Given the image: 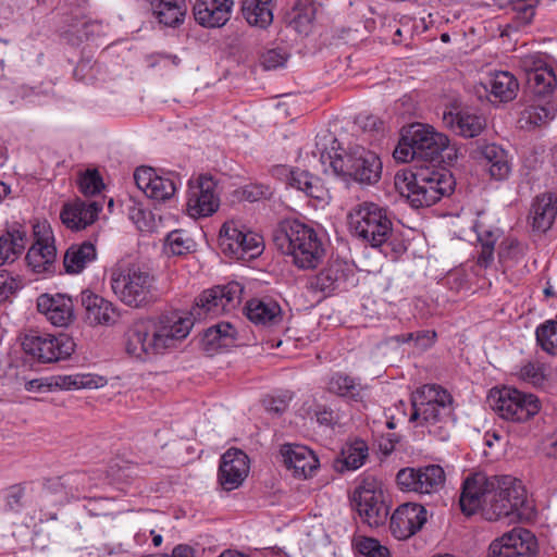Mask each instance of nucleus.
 Returning <instances> with one entry per match:
<instances>
[{"label":"nucleus","instance_id":"052dcab7","mask_svg":"<svg viewBox=\"0 0 557 557\" xmlns=\"http://www.w3.org/2000/svg\"><path fill=\"white\" fill-rule=\"evenodd\" d=\"M270 194V188L262 184H249L242 190V197L250 202L267 198Z\"/></svg>","mask_w":557,"mask_h":557},{"label":"nucleus","instance_id":"0e129e2a","mask_svg":"<svg viewBox=\"0 0 557 557\" xmlns=\"http://www.w3.org/2000/svg\"><path fill=\"white\" fill-rule=\"evenodd\" d=\"M458 148L455 145H451L447 138V141L444 143V146L442 147L441 152L438 153V157H436L435 161L446 165H451L458 159Z\"/></svg>","mask_w":557,"mask_h":557},{"label":"nucleus","instance_id":"680f3d73","mask_svg":"<svg viewBox=\"0 0 557 557\" xmlns=\"http://www.w3.org/2000/svg\"><path fill=\"white\" fill-rule=\"evenodd\" d=\"M521 376L533 385H540L544 381V373L540 366L528 363L521 369Z\"/></svg>","mask_w":557,"mask_h":557},{"label":"nucleus","instance_id":"ea45409f","mask_svg":"<svg viewBox=\"0 0 557 557\" xmlns=\"http://www.w3.org/2000/svg\"><path fill=\"white\" fill-rule=\"evenodd\" d=\"M96 247L90 242L72 245L64 255L63 264L67 273H79L96 259Z\"/></svg>","mask_w":557,"mask_h":557},{"label":"nucleus","instance_id":"6ab92c4d","mask_svg":"<svg viewBox=\"0 0 557 557\" xmlns=\"http://www.w3.org/2000/svg\"><path fill=\"white\" fill-rule=\"evenodd\" d=\"M281 458L286 471L298 480L312 478L320 467L314 451L299 444L281 445Z\"/></svg>","mask_w":557,"mask_h":557},{"label":"nucleus","instance_id":"0eeeda50","mask_svg":"<svg viewBox=\"0 0 557 557\" xmlns=\"http://www.w3.org/2000/svg\"><path fill=\"white\" fill-rule=\"evenodd\" d=\"M331 166L338 175L369 185L376 183L382 173V162L377 154L360 146L350 148L345 154H335L331 158Z\"/></svg>","mask_w":557,"mask_h":557},{"label":"nucleus","instance_id":"a18cd8bd","mask_svg":"<svg viewBox=\"0 0 557 557\" xmlns=\"http://www.w3.org/2000/svg\"><path fill=\"white\" fill-rule=\"evenodd\" d=\"M244 311L246 317L256 325H268L278 314V306L261 299H250L247 301Z\"/></svg>","mask_w":557,"mask_h":557},{"label":"nucleus","instance_id":"774afa93","mask_svg":"<svg viewBox=\"0 0 557 557\" xmlns=\"http://www.w3.org/2000/svg\"><path fill=\"white\" fill-rule=\"evenodd\" d=\"M283 107H286L285 115L287 117L293 119L294 115H298L300 113V110L295 103L294 96L292 94H281V109Z\"/></svg>","mask_w":557,"mask_h":557},{"label":"nucleus","instance_id":"338daca9","mask_svg":"<svg viewBox=\"0 0 557 557\" xmlns=\"http://www.w3.org/2000/svg\"><path fill=\"white\" fill-rule=\"evenodd\" d=\"M317 421L320 425L333 428L338 423V414L329 408H322L317 411Z\"/></svg>","mask_w":557,"mask_h":557},{"label":"nucleus","instance_id":"bf43d9fd","mask_svg":"<svg viewBox=\"0 0 557 557\" xmlns=\"http://www.w3.org/2000/svg\"><path fill=\"white\" fill-rule=\"evenodd\" d=\"M166 246L172 255L181 256L190 248L189 240L185 238L182 231L175 230L166 236Z\"/></svg>","mask_w":557,"mask_h":557},{"label":"nucleus","instance_id":"a19ab883","mask_svg":"<svg viewBox=\"0 0 557 557\" xmlns=\"http://www.w3.org/2000/svg\"><path fill=\"white\" fill-rule=\"evenodd\" d=\"M25 245L26 234L23 231L13 230L0 235V265L16 260Z\"/></svg>","mask_w":557,"mask_h":557},{"label":"nucleus","instance_id":"f257e3e1","mask_svg":"<svg viewBox=\"0 0 557 557\" xmlns=\"http://www.w3.org/2000/svg\"><path fill=\"white\" fill-rule=\"evenodd\" d=\"M243 293L240 283L230 282L203 290L186 315L173 312L163 314L158 320L134 322L126 332L127 354L140 360L165 354L187 337L195 321L234 310L240 305Z\"/></svg>","mask_w":557,"mask_h":557},{"label":"nucleus","instance_id":"423d86ee","mask_svg":"<svg viewBox=\"0 0 557 557\" xmlns=\"http://www.w3.org/2000/svg\"><path fill=\"white\" fill-rule=\"evenodd\" d=\"M282 234L287 242L285 253L298 269L312 270L322 262L325 249L312 227L298 220H284L281 221Z\"/></svg>","mask_w":557,"mask_h":557},{"label":"nucleus","instance_id":"c756f323","mask_svg":"<svg viewBox=\"0 0 557 557\" xmlns=\"http://www.w3.org/2000/svg\"><path fill=\"white\" fill-rule=\"evenodd\" d=\"M286 185L290 188L304 193L307 197L325 202L329 198V190L324 187L321 178L310 174L306 170L289 169L284 174Z\"/></svg>","mask_w":557,"mask_h":557},{"label":"nucleus","instance_id":"bb28decb","mask_svg":"<svg viewBox=\"0 0 557 557\" xmlns=\"http://www.w3.org/2000/svg\"><path fill=\"white\" fill-rule=\"evenodd\" d=\"M81 302L85 309V319L90 325H111L115 322L116 310L112 302L91 290H83Z\"/></svg>","mask_w":557,"mask_h":557},{"label":"nucleus","instance_id":"72a5a7b5","mask_svg":"<svg viewBox=\"0 0 557 557\" xmlns=\"http://www.w3.org/2000/svg\"><path fill=\"white\" fill-rule=\"evenodd\" d=\"M327 388L331 393L355 403H362L367 392V386L359 380L344 373L332 375Z\"/></svg>","mask_w":557,"mask_h":557},{"label":"nucleus","instance_id":"1a4fd4ad","mask_svg":"<svg viewBox=\"0 0 557 557\" xmlns=\"http://www.w3.org/2000/svg\"><path fill=\"white\" fill-rule=\"evenodd\" d=\"M527 494L521 482L509 476H497V486L488 496L482 517L488 521H497L516 512L525 502Z\"/></svg>","mask_w":557,"mask_h":557},{"label":"nucleus","instance_id":"6e6552de","mask_svg":"<svg viewBox=\"0 0 557 557\" xmlns=\"http://www.w3.org/2000/svg\"><path fill=\"white\" fill-rule=\"evenodd\" d=\"M74 339L67 334L30 331L22 341L26 355L40 363H53L71 357L75 350Z\"/></svg>","mask_w":557,"mask_h":557},{"label":"nucleus","instance_id":"5fc2aeb1","mask_svg":"<svg viewBox=\"0 0 557 557\" xmlns=\"http://www.w3.org/2000/svg\"><path fill=\"white\" fill-rule=\"evenodd\" d=\"M394 158L400 162L419 160L416 147L412 145V135L404 136L393 153Z\"/></svg>","mask_w":557,"mask_h":557},{"label":"nucleus","instance_id":"2f4dec72","mask_svg":"<svg viewBox=\"0 0 557 557\" xmlns=\"http://www.w3.org/2000/svg\"><path fill=\"white\" fill-rule=\"evenodd\" d=\"M484 166L492 178L505 181L511 173V162L508 152L496 144H487L481 149Z\"/></svg>","mask_w":557,"mask_h":557},{"label":"nucleus","instance_id":"c85d7f7f","mask_svg":"<svg viewBox=\"0 0 557 557\" xmlns=\"http://www.w3.org/2000/svg\"><path fill=\"white\" fill-rule=\"evenodd\" d=\"M444 125L456 135L465 138L479 136L485 128V119L468 111H445L443 113Z\"/></svg>","mask_w":557,"mask_h":557},{"label":"nucleus","instance_id":"ddd939ff","mask_svg":"<svg viewBox=\"0 0 557 557\" xmlns=\"http://www.w3.org/2000/svg\"><path fill=\"white\" fill-rule=\"evenodd\" d=\"M352 500L360 518L370 527L385 523L388 509L383 502L382 491L373 476H367L355 490Z\"/></svg>","mask_w":557,"mask_h":557},{"label":"nucleus","instance_id":"412c9836","mask_svg":"<svg viewBox=\"0 0 557 557\" xmlns=\"http://www.w3.org/2000/svg\"><path fill=\"white\" fill-rule=\"evenodd\" d=\"M249 473V458L238 448L227 449L221 457L219 482L225 491L239 487Z\"/></svg>","mask_w":557,"mask_h":557},{"label":"nucleus","instance_id":"09e8293b","mask_svg":"<svg viewBox=\"0 0 557 557\" xmlns=\"http://www.w3.org/2000/svg\"><path fill=\"white\" fill-rule=\"evenodd\" d=\"M138 472L139 468L137 465L123 460L112 461L107 471L108 476L116 483H131L137 478Z\"/></svg>","mask_w":557,"mask_h":557},{"label":"nucleus","instance_id":"cd10ccee","mask_svg":"<svg viewBox=\"0 0 557 557\" xmlns=\"http://www.w3.org/2000/svg\"><path fill=\"white\" fill-rule=\"evenodd\" d=\"M557 216V197L553 193L536 196L531 205L529 222L533 231L545 233L553 226Z\"/></svg>","mask_w":557,"mask_h":557},{"label":"nucleus","instance_id":"de8ad7c7","mask_svg":"<svg viewBox=\"0 0 557 557\" xmlns=\"http://www.w3.org/2000/svg\"><path fill=\"white\" fill-rule=\"evenodd\" d=\"M536 342L549 355H557V321L548 320L535 331Z\"/></svg>","mask_w":557,"mask_h":557},{"label":"nucleus","instance_id":"e2e57ef3","mask_svg":"<svg viewBox=\"0 0 557 557\" xmlns=\"http://www.w3.org/2000/svg\"><path fill=\"white\" fill-rule=\"evenodd\" d=\"M44 490L48 494H57L60 496L59 502L60 503H66L65 502V487H64V481L62 475L58 478H50L46 479L44 482Z\"/></svg>","mask_w":557,"mask_h":557},{"label":"nucleus","instance_id":"6e6d98bb","mask_svg":"<svg viewBox=\"0 0 557 557\" xmlns=\"http://www.w3.org/2000/svg\"><path fill=\"white\" fill-rule=\"evenodd\" d=\"M24 496L25 486L23 484H14L10 486L5 496V510L16 513L20 512L24 506Z\"/></svg>","mask_w":557,"mask_h":557},{"label":"nucleus","instance_id":"b1692460","mask_svg":"<svg viewBox=\"0 0 557 557\" xmlns=\"http://www.w3.org/2000/svg\"><path fill=\"white\" fill-rule=\"evenodd\" d=\"M102 210L99 201L76 199L63 206L60 212L62 223L72 231H81L91 225Z\"/></svg>","mask_w":557,"mask_h":557},{"label":"nucleus","instance_id":"5701e85b","mask_svg":"<svg viewBox=\"0 0 557 557\" xmlns=\"http://www.w3.org/2000/svg\"><path fill=\"white\" fill-rule=\"evenodd\" d=\"M234 0H196L193 13L195 21L207 28H220L232 16Z\"/></svg>","mask_w":557,"mask_h":557},{"label":"nucleus","instance_id":"a211bd4d","mask_svg":"<svg viewBox=\"0 0 557 557\" xmlns=\"http://www.w3.org/2000/svg\"><path fill=\"white\" fill-rule=\"evenodd\" d=\"M134 181L144 194L156 201H165L172 198L177 189L180 178L174 173L159 175L150 166L137 168L134 172Z\"/></svg>","mask_w":557,"mask_h":557},{"label":"nucleus","instance_id":"473e14b6","mask_svg":"<svg viewBox=\"0 0 557 557\" xmlns=\"http://www.w3.org/2000/svg\"><path fill=\"white\" fill-rule=\"evenodd\" d=\"M347 278V265L345 262L334 260L310 280V287L322 293H331Z\"/></svg>","mask_w":557,"mask_h":557},{"label":"nucleus","instance_id":"79ce46f5","mask_svg":"<svg viewBox=\"0 0 557 557\" xmlns=\"http://www.w3.org/2000/svg\"><path fill=\"white\" fill-rule=\"evenodd\" d=\"M315 9L309 0H299L293 10L286 14L287 27L299 34H307L314 18Z\"/></svg>","mask_w":557,"mask_h":557},{"label":"nucleus","instance_id":"39448f33","mask_svg":"<svg viewBox=\"0 0 557 557\" xmlns=\"http://www.w3.org/2000/svg\"><path fill=\"white\" fill-rule=\"evenodd\" d=\"M451 401L450 394L441 386L423 385L412 396L410 421H418V425L428 428L430 433L446 438L445 425L453 414Z\"/></svg>","mask_w":557,"mask_h":557},{"label":"nucleus","instance_id":"9b49d317","mask_svg":"<svg viewBox=\"0 0 557 557\" xmlns=\"http://www.w3.org/2000/svg\"><path fill=\"white\" fill-rule=\"evenodd\" d=\"M488 399L500 418L512 422H525L540 411V401L534 395L516 388L492 392Z\"/></svg>","mask_w":557,"mask_h":557},{"label":"nucleus","instance_id":"e433bc0d","mask_svg":"<svg viewBox=\"0 0 557 557\" xmlns=\"http://www.w3.org/2000/svg\"><path fill=\"white\" fill-rule=\"evenodd\" d=\"M152 7L159 23L166 27L183 24L187 12L186 0H157V3L152 2Z\"/></svg>","mask_w":557,"mask_h":557},{"label":"nucleus","instance_id":"a878e982","mask_svg":"<svg viewBox=\"0 0 557 557\" xmlns=\"http://www.w3.org/2000/svg\"><path fill=\"white\" fill-rule=\"evenodd\" d=\"M412 145L416 147L419 160L435 161L447 136L436 132L432 126L423 124L411 125Z\"/></svg>","mask_w":557,"mask_h":557},{"label":"nucleus","instance_id":"dca6fc26","mask_svg":"<svg viewBox=\"0 0 557 557\" xmlns=\"http://www.w3.org/2000/svg\"><path fill=\"white\" fill-rule=\"evenodd\" d=\"M188 186L187 212L191 218L210 216L219 209L220 198L213 176L201 174L195 181H189Z\"/></svg>","mask_w":557,"mask_h":557},{"label":"nucleus","instance_id":"8fccbe9b","mask_svg":"<svg viewBox=\"0 0 557 557\" xmlns=\"http://www.w3.org/2000/svg\"><path fill=\"white\" fill-rule=\"evenodd\" d=\"M360 557H388V549L372 537H360L356 541Z\"/></svg>","mask_w":557,"mask_h":557},{"label":"nucleus","instance_id":"58836bf2","mask_svg":"<svg viewBox=\"0 0 557 557\" xmlns=\"http://www.w3.org/2000/svg\"><path fill=\"white\" fill-rule=\"evenodd\" d=\"M368 445L362 440L346 444L342 449L341 458L335 460V469L338 472L359 469L368 458Z\"/></svg>","mask_w":557,"mask_h":557},{"label":"nucleus","instance_id":"3c124183","mask_svg":"<svg viewBox=\"0 0 557 557\" xmlns=\"http://www.w3.org/2000/svg\"><path fill=\"white\" fill-rule=\"evenodd\" d=\"M435 339L436 332L433 330H422L398 336V342H413L414 347H417L420 350H425L430 348L435 343Z\"/></svg>","mask_w":557,"mask_h":557},{"label":"nucleus","instance_id":"f8f14e48","mask_svg":"<svg viewBox=\"0 0 557 557\" xmlns=\"http://www.w3.org/2000/svg\"><path fill=\"white\" fill-rule=\"evenodd\" d=\"M220 246L224 253L238 260L256 258L262 251L261 237L236 221H227L222 225Z\"/></svg>","mask_w":557,"mask_h":557},{"label":"nucleus","instance_id":"f03ea898","mask_svg":"<svg viewBox=\"0 0 557 557\" xmlns=\"http://www.w3.org/2000/svg\"><path fill=\"white\" fill-rule=\"evenodd\" d=\"M395 185L411 207H430L453 194L456 181L449 170L424 164L396 174Z\"/></svg>","mask_w":557,"mask_h":557},{"label":"nucleus","instance_id":"aec40b11","mask_svg":"<svg viewBox=\"0 0 557 557\" xmlns=\"http://www.w3.org/2000/svg\"><path fill=\"white\" fill-rule=\"evenodd\" d=\"M426 522V510L420 504L406 503L392 515L389 529L398 540H406L416 534Z\"/></svg>","mask_w":557,"mask_h":557},{"label":"nucleus","instance_id":"13d9d810","mask_svg":"<svg viewBox=\"0 0 557 557\" xmlns=\"http://www.w3.org/2000/svg\"><path fill=\"white\" fill-rule=\"evenodd\" d=\"M21 288V281L5 270H0V304Z\"/></svg>","mask_w":557,"mask_h":557},{"label":"nucleus","instance_id":"37998d69","mask_svg":"<svg viewBox=\"0 0 557 557\" xmlns=\"http://www.w3.org/2000/svg\"><path fill=\"white\" fill-rule=\"evenodd\" d=\"M238 332L230 322H220L206 330L203 342L212 348L228 347L236 344Z\"/></svg>","mask_w":557,"mask_h":557},{"label":"nucleus","instance_id":"2eb2a0df","mask_svg":"<svg viewBox=\"0 0 557 557\" xmlns=\"http://www.w3.org/2000/svg\"><path fill=\"white\" fill-rule=\"evenodd\" d=\"M537 552L535 535L528 529L513 528L490 544L487 557H535Z\"/></svg>","mask_w":557,"mask_h":557},{"label":"nucleus","instance_id":"4be33fe9","mask_svg":"<svg viewBox=\"0 0 557 557\" xmlns=\"http://www.w3.org/2000/svg\"><path fill=\"white\" fill-rule=\"evenodd\" d=\"M37 309L58 327H66L75 319L73 300L63 294H41L37 298Z\"/></svg>","mask_w":557,"mask_h":557},{"label":"nucleus","instance_id":"7ed1b4c3","mask_svg":"<svg viewBox=\"0 0 557 557\" xmlns=\"http://www.w3.org/2000/svg\"><path fill=\"white\" fill-rule=\"evenodd\" d=\"M110 286L120 301L132 308H141L158 298L154 276L141 264L119 261L110 270Z\"/></svg>","mask_w":557,"mask_h":557},{"label":"nucleus","instance_id":"c03bdc74","mask_svg":"<svg viewBox=\"0 0 557 557\" xmlns=\"http://www.w3.org/2000/svg\"><path fill=\"white\" fill-rule=\"evenodd\" d=\"M65 487V502L78 499L85 492L97 485L92 476L85 471H75L62 475Z\"/></svg>","mask_w":557,"mask_h":557},{"label":"nucleus","instance_id":"4468645a","mask_svg":"<svg viewBox=\"0 0 557 557\" xmlns=\"http://www.w3.org/2000/svg\"><path fill=\"white\" fill-rule=\"evenodd\" d=\"M445 471L438 465L419 468H403L397 472L396 481L404 492L431 495L440 492L445 484Z\"/></svg>","mask_w":557,"mask_h":557},{"label":"nucleus","instance_id":"393cba45","mask_svg":"<svg viewBox=\"0 0 557 557\" xmlns=\"http://www.w3.org/2000/svg\"><path fill=\"white\" fill-rule=\"evenodd\" d=\"M57 249L50 232L37 237L26 253L27 265L33 272L53 274L55 272Z\"/></svg>","mask_w":557,"mask_h":557},{"label":"nucleus","instance_id":"4d7b16f0","mask_svg":"<svg viewBox=\"0 0 557 557\" xmlns=\"http://www.w3.org/2000/svg\"><path fill=\"white\" fill-rule=\"evenodd\" d=\"M537 0H513V12L519 24H529L535 13Z\"/></svg>","mask_w":557,"mask_h":557},{"label":"nucleus","instance_id":"20e7f679","mask_svg":"<svg viewBox=\"0 0 557 557\" xmlns=\"http://www.w3.org/2000/svg\"><path fill=\"white\" fill-rule=\"evenodd\" d=\"M350 234L372 248L387 245L393 236V221L386 207L372 201L352 206L347 213Z\"/></svg>","mask_w":557,"mask_h":557},{"label":"nucleus","instance_id":"7c9ffc66","mask_svg":"<svg viewBox=\"0 0 557 557\" xmlns=\"http://www.w3.org/2000/svg\"><path fill=\"white\" fill-rule=\"evenodd\" d=\"M557 113V101L555 99L534 100L521 111L519 124L521 128H533L542 126L552 121Z\"/></svg>","mask_w":557,"mask_h":557},{"label":"nucleus","instance_id":"c9c22d12","mask_svg":"<svg viewBox=\"0 0 557 557\" xmlns=\"http://www.w3.org/2000/svg\"><path fill=\"white\" fill-rule=\"evenodd\" d=\"M242 12L249 25L264 29L273 22V0H244Z\"/></svg>","mask_w":557,"mask_h":557},{"label":"nucleus","instance_id":"f3484780","mask_svg":"<svg viewBox=\"0 0 557 557\" xmlns=\"http://www.w3.org/2000/svg\"><path fill=\"white\" fill-rule=\"evenodd\" d=\"M497 486V476H488L483 472L468 475L461 487L459 505L461 511L467 516L483 512V507L488 496Z\"/></svg>","mask_w":557,"mask_h":557},{"label":"nucleus","instance_id":"603ef678","mask_svg":"<svg viewBox=\"0 0 557 557\" xmlns=\"http://www.w3.org/2000/svg\"><path fill=\"white\" fill-rule=\"evenodd\" d=\"M79 190L84 195L94 196L104 187L102 178L97 170H87L79 178Z\"/></svg>","mask_w":557,"mask_h":557},{"label":"nucleus","instance_id":"f704fd0d","mask_svg":"<svg viewBox=\"0 0 557 557\" xmlns=\"http://www.w3.org/2000/svg\"><path fill=\"white\" fill-rule=\"evenodd\" d=\"M473 230L478 237L476 267L487 269L494 263V248L499 235L479 221L474 223Z\"/></svg>","mask_w":557,"mask_h":557},{"label":"nucleus","instance_id":"864d4df0","mask_svg":"<svg viewBox=\"0 0 557 557\" xmlns=\"http://www.w3.org/2000/svg\"><path fill=\"white\" fill-rule=\"evenodd\" d=\"M527 245L520 243L516 238H506L499 245V259L519 260L524 257Z\"/></svg>","mask_w":557,"mask_h":557},{"label":"nucleus","instance_id":"4c0bfd02","mask_svg":"<svg viewBox=\"0 0 557 557\" xmlns=\"http://www.w3.org/2000/svg\"><path fill=\"white\" fill-rule=\"evenodd\" d=\"M491 96L499 102H508L517 97L519 90L518 79L507 71H498L491 75L488 81Z\"/></svg>","mask_w":557,"mask_h":557},{"label":"nucleus","instance_id":"69168bd1","mask_svg":"<svg viewBox=\"0 0 557 557\" xmlns=\"http://www.w3.org/2000/svg\"><path fill=\"white\" fill-rule=\"evenodd\" d=\"M149 215L144 209L137 206H131L128 208V216L136 224L137 228L143 231L148 226L147 216Z\"/></svg>","mask_w":557,"mask_h":557},{"label":"nucleus","instance_id":"49530a36","mask_svg":"<svg viewBox=\"0 0 557 557\" xmlns=\"http://www.w3.org/2000/svg\"><path fill=\"white\" fill-rule=\"evenodd\" d=\"M94 379L89 374L54 375L49 379L47 388L77 389L96 387Z\"/></svg>","mask_w":557,"mask_h":557},{"label":"nucleus","instance_id":"9d476101","mask_svg":"<svg viewBox=\"0 0 557 557\" xmlns=\"http://www.w3.org/2000/svg\"><path fill=\"white\" fill-rule=\"evenodd\" d=\"M520 67L525 74L527 94L534 100L555 99L557 77L554 67L541 53L521 58Z\"/></svg>","mask_w":557,"mask_h":557}]
</instances>
